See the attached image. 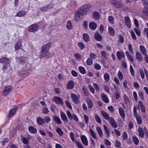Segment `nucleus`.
Here are the masks:
<instances>
[{"instance_id": "38", "label": "nucleus", "mask_w": 148, "mask_h": 148, "mask_svg": "<svg viewBox=\"0 0 148 148\" xmlns=\"http://www.w3.org/2000/svg\"><path fill=\"white\" fill-rule=\"evenodd\" d=\"M123 99L124 101H125V104L128 103L130 102V100L128 97L125 94H123Z\"/></svg>"}, {"instance_id": "47", "label": "nucleus", "mask_w": 148, "mask_h": 148, "mask_svg": "<svg viewBox=\"0 0 148 148\" xmlns=\"http://www.w3.org/2000/svg\"><path fill=\"white\" fill-rule=\"evenodd\" d=\"M66 27L69 30L72 29V24L71 21H69L67 23Z\"/></svg>"}, {"instance_id": "35", "label": "nucleus", "mask_w": 148, "mask_h": 148, "mask_svg": "<svg viewBox=\"0 0 148 148\" xmlns=\"http://www.w3.org/2000/svg\"><path fill=\"white\" fill-rule=\"evenodd\" d=\"M94 116L96 121L98 123H101L102 122L101 119L99 116L97 114H95Z\"/></svg>"}, {"instance_id": "46", "label": "nucleus", "mask_w": 148, "mask_h": 148, "mask_svg": "<svg viewBox=\"0 0 148 148\" xmlns=\"http://www.w3.org/2000/svg\"><path fill=\"white\" fill-rule=\"evenodd\" d=\"M122 137L123 140H126L128 138V136L127 133L126 132L124 131L122 135Z\"/></svg>"}, {"instance_id": "1", "label": "nucleus", "mask_w": 148, "mask_h": 148, "mask_svg": "<svg viewBox=\"0 0 148 148\" xmlns=\"http://www.w3.org/2000/svg\"><path fill=\"white\" fill-rule=\"evenodd\" d=\"M84 15L85 14L79 9L75 13L74 19L76 21H79L82 18Z\"/></svg>"}, {"instance_id": "7", "label": "nucleus", "mask_w": 148, "mask_h": 148, "mask_svg": "<svg viewBox=\"0 0 148 148\" xmlns=\"http://www.w3.org/2000/svg\"><path fill=\"white\" fill-rule=\"evenodd\" d=\"M71 97L73 101L75 103L78 104L79 103V98L75 94L72 93Z\"/></svg>"}, {"instance_id": "37", "label": "nucleus", "mask_w": 148, "mask_h": 148, "mask_svg": "<svg viewBox=\"0 0 148 148\" xmlns=\"http://www.w3.org/2000/svg\"><path fill=\"white\" fill-rule=\"evenodd\" d=\"M103 77L105 81L106 82H108L110 80V75L107 73H105L104 74Z\"/></svg>"}, {"instance_id": "27", "label": "nucleus", "mask_w": 148, "mask_h": 148, "mask_svg": "<svg viewBox=\"0 0 148 148\" xmlns=\"http://www.w3.org/2000/svg\"><path fill=\"white\" fill-rule=\"evenodd\" d=\"M1 60L2 61V62H1V63L7 65L9 64L10 62L9 59L5 57L1 59Z\"/></svg>"}, {"instance_id": "29", "label": "nucleus", "mask_w": 148, "mask_h": 148, "mask_svg": "<svg viewBox=\"0 0 148 148\" xmlns=\"http://www.w3.org/2000/svg\"><path fill=\"white\" fill-rule=\"evenodd\" d=\"M140 52L143 55L147 54V51L145 47L142 45H140L139 47Z\"/></svg>"}, {"instance_id": "50", "label": "nucleus", "mask_w": 148, "mask_h": 148, "mask_svg": "<svg viewBox=\"0 0 148 148\" xmlns=\"http://www.w3.org/2000/svg\"><path fill=\"white\" fill-rule=\"evenodd\" d=\"M42 112L45 114H47L49 112V110L47 107H44L42 110Z\"/></svg>"}, {"instance_id": "6", "label": "nucleus", "mask_w": 148, "mask_h": 148, "mask_svg": "<svg viewBox=\"0 0 148 148\" xmlns=\"http://www.w3.org/2000/svg\"><path fill=\"white\" fill-rule=\"evenodd\" d=\"M53 7V5L52 4H49L41 8L40 10L42 12H45L48 11L52 8Z\"/></svg>"}, {"instance_id": "12", "label": "nucleus", "mask_w": 148, "mask_h": 148, "mask_svg": "<svg viewBox=\"0 0 148 148\" xmlns=\"http://www.w3.org/2000/svg\"><path fill=\"white\" fill-rule=\"evenodd\" d=\"M54 101L58 104H61L62 105L63 104V102L62 99L60 97H54Z\"/></svg>"}, {"instance_id": "26", "label": "nucleus", "mask_w": 148, "mask_h": 148, "mask_svg": "<svg viewBox=\"0 0 148 148\" xmlns=\"http://www.w3.org/2000/svg\"><path fill=\"white\" fill-rule=\"evenodd\" d=\"M48 53V52L42 49L40 55V58H42L46 56Z\"/></svg>"}, {"instance_id": "61", "label": "nucleus", "mask_w": 148, "mask_h": 148, "mask_svg": "<svg viewBox=\"0 0 148 148\" xmlns=\"http://www.w3.org/2000/svg\"><path fill=\"white\" fill-rule=\"evenodd\" d=\"M130 71L131 75L132 76H134V71L133 69V66L132 65H130Z\"/></svg>"}, {"instance_id": "24", "label": "nucleus", "mask_w": 148, "mask_h": 148, "mask_svg": "<svg viewBox=\"0 0 148 148\" xmlns=\"http://www.w3.org/2000/svg\"><path fill=\"white\" fill-rule=\"evenodd\" d=\"M96 130L100 138H102L103 136V133L100 127L98 126L96 127Z\"/></svg>"}, {"instance_id": "41", "label": "nucleus", "mask_w": 148, "mask_h": 148, "mask_svg": "<svg viewBox=\"0 0 148 148\" xmlns=\"http://www.w3.org/2000/svg\"><path fill=\"white\" fill-rule=\"evenodd\" d=\"M133 112L135 118L140 116L138 114V113L136 110V107L135 106H134V107Z\"/></svg>"}, {"instance_id": "3", "label": "nucleus", "mask_w": 148, "mask_h": 148, "mask_svg": "<svg viewBox=\"0 0 148 148\" xmlns=\"http://www.w3.org/2000/svg\"><path fill=\"white\" fill-rule=\"evenodd\" d=\"M111 3L117 8H123V5L119 1L116 0H110Z\"/></svg>"}, {"instance_id": "20", "label": "nucleus", "mask_w": 148, "mask_h": 148, "mask_svg": "<svg viewBox=\"0 0 148 148\" xmlns=\"http://www.w3.org/2000/svg\"><path fill=\"white\" fill-rule=\"evenodd\" d=\"M94 37L95 39L98 41H100L102 39V36L99 32H97L95 34Z\"/></svg>"}, {"instance_id": "13", "label": "nucleus", "mask_w": 148, "mask_h": 148, "mask_svg": "<svg viewBox=\"0 0 148 148\" xmlns=\"http://www.w3.org/2000/svg\"><path fill=\"white\" fill-rule=\"evenodd\" d=\"M74 86V82L72 80H69L66 84V87L68 89H72Z\"/></svg>"}, {"instance_id": "21", "label": "nucleus", "mask_w": 148, "mask_h": 148, "mask_svg": "<svg viewBox=\"0 0 148 148\" xmlns=\"http://www.w3.org/2000/svg\"><path fill=\"white\" fill-rule=\"evenodd\" d=\"M89 27L92 30H94L96 28L97 25L94 22H91L89 23Z\"/></svg>"}, {"instance_id": "18", "label": "nucleus", "mask_w": 148, "mask_h": 148, "mask_svg": "<svg viewBox=\"0 0 148 148\" xmlns=\"http://www.w3.org/2000/svg\"><path fill=\"white\" fill-rule=\"evenodd\" d=\"M136 57L139 62H142L143 60V58L141 53L139 52L136 53Z\"/></svg>"}, {"instance_id": "63", "label": "nucleus", "mask_w": 148, "mask_h": 148, "mask_svg": "<svg viewBox=\"0 0 148 148\" xmlns=\"http://www.w3.org/2000/svg\"><path fill=\"white\" fill-rule=\"evenodd\" d=\"M90 58L93 59H95L97 57V55L93 53H90Z\"/></svg>"}, {"instance_id": "30", "label": "nucleus", "mask_w": 148, "mask_h": 148, "mask_svg": "<svg viewBox=\"0 0 148 148\" xmlns=\"http://www.w3.org/2000/svg\"><path fill=\"white\" fill-rule=\"evenodd\" d=\"M16 110L17 109L15 108L10 110L8 115V117H11L13 116L16 112Z\"/></svg>"}, {"instance_id": "59", "label": "nucleus", "mask_w": 148, "mask_h": 148, "mask_svg": "<svg viewBox=\"0 0 148 148\" xmlns=\"http://www.w3.org/2000/svg\"><path fill=\"white\" fill-rule=\"evenodd\" d=\"M128 49L131 53L132 54L134 53V51L132 49V46L130 44L128 45Z\"/></svg>"}, {"instance_id": "2", "label": "nucleus", "mask_w": 148, "mask_h": 148, "mask_svg": "<svg viewBox=\"0 0 148 148\" xmlns=\"http://www.w3.org/2000/svg\"><path fill=\"white\" fill-rule=\"evenodd\" d=\"M91 7V5L89 4H86L83 5L79 9L85 15Z\"/></svg>"}, {"instance_id": "11", "label": "nucleus", "mask_w": 148, "mask_h": 148, "mask_svg": "<svg viewBox=\"0 0 148 148\" xmlns=\"http://www.w3.org/2000/svg\"><path fill=\"white\" fill-rule=\"evenodd\" d=\"M81 139L82 143L86 146L88 145V141L86 137L84 135H82L80 137Z\"/></svg>"}, {"instance_id": "4", "label": "nucleus", "mask_w": 148, "mask_h": 148, "mask_svg": "<svg viewBox=\"0 0 148 148\" xmlns=\"http://www.w3.org/2000/svg\"><path fill=\"white\" fill-rule=\"evenodd\" d=\"M108 121L110 125L114 128H116L117 127V124L113 118L110 117Z\"/></svg>"}, {"instance_id": "14", "label": "nucleus", "mask_w": 148, "mask_h": 148, "mask_svg": "<svg viewBox=\"0 0 148 148\" xmlns=\"http://www.w3.org/2000/svg\"><path fill=\"white\" fill-rule=\"evenodd\" d=\"M119 111L120 115L123 119H124L125 117V115L124 110L121 107L119 108Z\"/></svg>"}, {"instance_id": "44", "label": "nucleus", "mask_w": 148, "mask_h": 148, "mask_svg": "<svg viewBox=\"0 0 148 148\" xmlns=\"http://www.w3.org/2000/svg\"><path fill=\"white\" fill-rule=\"evenodd\" d=\"M77 45L82 50L85 47L84 45L82 42H79L77 43Z\"/></svg>"}, {"instance_id": "51", "label": "nucleus", "mask_w": 148, "mask_h": 148, "mask_svg": "<svg viewBox=\"0 0 148 148\" xmlns=\"http://www.w3.org/2000/svg\"><path fill=\"white\" fill-rule=\"evenodd\" d=\"M94 67L97 70H99L101 69V66L98 63H96L94 64Z\"/></svg>"}, {"instance_id": "56", "label": "nucleus", "mask_w": 148, "mask_h": 148, "mask_svg": "<svg viewBox=\"0 0 148 148\" xmlns=\"http://www.w3.org/2000/svg\"><path fill=\"white\" fill-rule=\"evenodd\" d=\"M118 76L120 80H122L123 78V76L122 72L119 71L118 74Z\"/></svg>"}, {"instance_id": "58", "label": "nucleus", "mask_w": 148, "mask_h": 148, "mask_svg": "<svg viewBox=\"0 0 148 148\" xmlns=\"http://www.w3.org/2000/svg\"><path fill=\"white\" fill-rule=\"evenodd\" d=\"M27 60L26 58L21 57L19 58V62H25Z\"/></svg>"}, {"instance_id": "19", "label": "nucleus", "mask_w": 148, "mask_h": 148, "mask_svg": "<svg viewBox=\"0 0 148 148\" xmlns=\"http://www.w3.org/2000/svg\"><path fill=\"white\" fill-rule=\"evenodd\" d=\"M28 129L29 132L32 134H35L37 131L36 129L32 126H29Z\"/></svg>"}, {"instance_id": "17", "label": "nucleus", "mask_w": 148, "mask_h": 148, "mask_svg": "<svg viewBox=\"0 0 148 148\" xmlns=\"http://www.w3.org/2000/svg\"><path fill=\"white\" fill-rule=\"evenodd\" d=\"M138 136L141 138L144 137V132L143 129L141 127H139L138 129Z\"/></svg>"}, {"instance_id": "52", "label": "nucleus", "mask_w": 148, "mask_h": 148, "mask_svg": "<svg viewBox=\"0 0 148 148\" xmlns=\"http://www.w3.org/2000/svg\"><path fill=\"white\" fill-rule=\"evenodd\" d=\"M133 85L136 89H139L140 88V86L137 82H133Z\"/></svg>"}, {"instance_id": "53", "label": "nucleus", "mask_w": 148, "mask_h": 148, "mask_svg": "<svg viewBox=\"0 0 148 148\" xmlns=\"http://www.w3.org/2000/svg\"><path fill=\"white\" fill-rule=\"evenodd\" d=\"M140 73L142 79H143L145 78V74L144 72L142 69H139Z\"/></svg>"}, {"instance_id": "22", "label": "nucleus", "mask_w": 148, "mask_h": 148, "mask_svg": "<svg viewBox=\"0 0 148 148\" xmlns=\"http://www.w3.org/2000/svg\"><path fill=\"white\" fill-rule=\"evenodd\" d=\"M116 56L118 59L120 60H121L122 58H125L124 53L123 52L121 53L119 51H118L117 52Z\"/></svg>"}, {"instance_id": "55", "label": "nucleus", "mask_w": 148, "mask_h": 148, "mask_svg": "<svg viewBox=\"0 0 148 148\" xmlns=\"http://www.w3.org/2000/svg\"><path fill=\"white\" fill-rule=\"evenodd\" d=\"M139 97H140V99L142 100H143L145 99L144 96V93L142 91H140L138 93Z\"/></svg>"}, {"instance_id": "48", "label": "nucleus", "mask_w": 148, "mask_h": 148, "mask_svg": "<svg viewBox=\"0 0 148 148\" xmlns=\"http://www.w3.org/2000/svg\"><path fill=\"white\" fill-rule=\"evenodd\" d=\"M86 63L88 65H91L92 64L93 60L90 58H88L86 61Z\"/></svg>"}, {"instance_id": "16", "label": "nucleus", "mask_w": 148, "mask_h": 148, "mask_svg": "<svg viewBox=\"0 0 148 148\" xmlns=\"http://www.w3.org/2000/svg\"><path fill=\"white\" fill-rule=\"evenodd\" d=\"M125 22L127 27L130 28L131 26V21L129 16H127L125 17Z\"/></svg>"}, {"instance_id": "8", "label": "nucleus", "mask_w": 148, "mask_h": 148, "mask_svg": "<svg viewBox=\"0 0 148 148\" xmlns=\"http://www.w3.org/2000/svg\"><path fill=\"white\" fill-rule=\"evenodd\" d=\"M60 115L62 119L64 122L67 123L68 122V120L66 114L62 110L60 111Z\"/></svg>"}, {"instance_id": "45", "label": "nucleus", "mask_w": 148, "mask_h": 148, "mask_svg": "<svg viewBox=\"0 0 148 148\" xmlns=\"http://www.w3.org/2000/svg\"><path fill=\"white\" fill-rule=\"evenodd\" d=\"M137 123L139 124H140L142 123V120L141 117L140 116L135 118Z\"/></svg>"}, {"instance_id": "42", "label": "nucleus", "mask_w": 148, "mask_h": 148, "mask_svg": "<svg viewBox=\"0 0 148 148\" xmlns=\"http://www.w3.org/2000/svg\"><path fill=\"white\" fill-rule=\"evenodd\" d=\"M143 3L145 8L148 9V0H143Z\"/></svg>"}, {"instance_id": "5", "label": "nucleus", "mask_w": 148, "mask_h": 148, "mask_svg": "<svg viewBox=\"0 0 148 148\" xmlns=\"http://www.w3.org/2000/svg\"><path fill=\"white\" fill-rule=\"evenodd\" d=\"M38 26L36 24H33L30 25L28 28L29 31L34 32L37 31L38 29Z\"/></svg>"}, {"instance_id": "39", "label": "nucleus", "mask_w": 148, "mask_h": 148, "mask_svg": "<svg viewBox=\"0 0 148 148\" xmlns=\"http://www.w3.org/2000/svg\"><path fill=\"white\" fill-rule=\"evenodd\" d=\"M21 140L23 143L25 145H28L29 143V140L26 138L22 137L21 138Z\"/></svg>"}, {"instance_id": "36", "label": "nucleus", "mask_w": 148, "mask_h": 148, "mask_svg": "<svg viewBox=\"0 0 148 148\" xmlns=\"http://www.w3.org/2000/svg\"><path fill=\"white\" fill-rule=\"evenodd\" d=\"M89 132L91 136L95 139H97V137L94 131L91 128L89 129Z\"/></svg>"}, {"instance_id": "54", "label": "nucleus", "mask_w": 148, "mask_h": 148, "mask_svg": "<svg viewBox=\"0 0 148 148\" xmlns=\"http://www.w3.org/2000/svg\"><path fill=\"white\" fill-rule=\"evenodd\" d=\"M115 96L116 98L117 99H118L120 97V92L116 90L114 92Z\"/></svg>"}, {"instance_id": "43", "label": "nucleus", "mask_w": 148, "mask_h": 148, "mask_svg": "<svg viewBox=\"0 0 148 148\" xmlns=\"http://www.w3.org/2000/svg\"><path fill=\"white\" fill-rule=\"evenodd\" d=\"M93 15L94 17L97 19H98L99 18V14L97 12H93Z\"/></svg>"}, {"instance_id": "23", "label": "nucleus", "mask_w": 148, "mask_h": 148, "mask_svg": "<svg viewBox=\"0 0 148 148\" xmlns=\"http://www.w3.org/2000/svg\"><path fill=\"white\" fill-rule=\"evenodd\" d=\"M37 122L40 125H42L45 123L44 119L41 117H38L37 119Z\"/></svg>"}, {"instance_id": "32", "label": "nucleus", "mask_w": 148, "mask_h": 148, "mask_svg": "<svg viewBox=\"0 0 148 148\" xmlns=\"http://www.w3.org/2000/svg\"><path fill=\"white\" fill-rule=\"evenodd\" d=\"M132 139L134 143L136 145H138L139 144V140L138 137L135 136H133L132 137Z\"/></svg>"}, {"instance_id": "31", "label": "nucleus", "mask_w": 148, "mask_h": 148, "mask_svg": "<svg viewBox=\"0 0 148 148\" xmlns=\"http://www.w3.org/2000/svg\"><path fill=\"white\" fill-rule=\"evenodd\" d=\"M83 38L84 40L86 42H88L90 40V38L88 34L86 33L84 34L83 35Z\"/></svg>"}, {"instance_id": "62", "label": "nucleus", "mask_w": 148, "mask_h": 148, "mask_svg": "<svg viewBox=\"0 0 148 148\" xmlns=\"http://www.w3.org/2000/svg\"><path fill=\"white\" fill-rule=\"evenodd\" d=\"M70 137L72 141L74 142L75 141L74 139V134L72 132H71L69 134Z\"/></svg>"}, {"instance_id": "57", "label": "nucleus", "mask_w": 148, "mask_h": 148, "mask_svg": "<svg viewBox=\"0 0 148 148\" xmlns=\"http://www.w3.org/2000/svg\"><path fill=\"white\" fill-rule=\"evenodd\" d=\"M56 132L60 136H62L63 134V132L60 128L58 127L56 130Z\"/></svg>"}, {"instance_id": "9", "label": "nucleus", "mask_w": 148, "mask_h": 148, "mask_svg": "<svg viewBox=\"0 0 148 148\" xmlns=\"http://www.w3.org/2000/svg\"><path fill=\"white\" fill-rule=\"evenodd\" d=\"M51 46V44L50 43H48L46 44H44L42 47V49L49 52V51Z\"/></svg>"}, {"instance_id": "25", "label": "nucleus", "mask_w": 148, "mask_h": 148, "mask_svg": "<svg viewBox=\"0 0 148 148\" xmlns=\"http://www.w3.org/2000/svg\"><path fill=\"white\" fill-rule=\"evenodd\" d=\"M101 98L103 101L106 103H108L109 100L107 96L104 94H101Z\"/></svg>"}, {"instance_id": "60", "label": "nucleus", "mask_w": 148, "mask_h": 148, "mask_svg": "<svg viewBox=\"0 0 148 148\" xmlns=\"http://www.w3.org/2000/svg\"><path fill=\"white\" fill-rule=\"evenodd\" d=\"M72 119H73L74 120L78 122L79 121L78 118L75 114H72L71 120Z\"/></svg>"}, {"instance_id": "40", "label": "nucleus", "mask_w": 148, "mask_h": 148, "mask_svg": "<svg viewBox=\"0 0 148 148\" xmlns=\"http://www.w3.org/2000/svg\"><path fill=\"white\" fill-rule=\"evenodd\" d=\"M78 69L80 73L82 74H85L86 73V71L85 68L82 66H79Z\"/></svg>"}, {"instance_id": "10", "label": "nucleus", "mask_w": 148, "mask_h": 148, "mask_svg": "<svg viewBox=\"0 0 148 148\" xmlns=\"http://www.w3.org/2000/svg\"><path fill=\"white\" fill-rule=\"evenodd\" d=\"M12 88V87L11 86H7L3 91V95H7L9 93V92L11 90Z\"/></svg>"}, {"instance_id": "49", "label": "nucleus", "mask_w": 148, "mask_h": 148, "mask_svg": "<svg viewBox=\"0 0 148 148\" xmlns=\"http://www.w3.org/2000/svg\"><path fill=\"white\" fill-rule=\"evenodd\" d=\"M101 55L102 57H103L105 59L107 58V54L106 52L105 51H102L101 52Z\"/></svg>"}, {"instance_id": "34", "label": "nucleus", "mask_w": 148, "mask_h": 148, "mask_svg": "<svg viewBox=\"0 0 148 148\" xmlns=\"http://www.w3.org/2000/svg\"><path fill=\"white\" fill-rule=\"evenodd\" d=\"M108 32L112 36L115 35V31L114 29L111 27H109L108 29Z\"/></svg>"}, {"instance_id": "15", "label": "nucleus", "mask_w": 148, "mask_h": 148, "mask_svg": "<svg viewBox=\"0 0 148 148\" xmlns=\"http://www.w3.org/2000/svg\"><path fill=\"white\" fill-rule=\"evenodd\" d=\"M101 113L103 118L106 120H108L110 118L109 114L106 112L104 110H102L101 112Z\"/></svg>"}, {"instance_id": "33", "label": "nucleus", "mask_w": 148, "mask_h": 148, "mask_svg": "<svg viewBox=\"0 0 148 148\" xmlns=\"http://www.w3.org/2000/svg\"><path fill=\"white\" fill-rule=\"evenodd\" d=\"M86 102L88 107L90 108H92L93 106V104L92 100L90 99H88L86 100Z\"/></svg>"}, {"instance_id": "28", "label": "nucleus", "mask_w": 148, "mask_h": 148, "mask_svg": "<svg viewBox=\"0 0 148 148\" xmlns=\"http://www.w3.org/2000/svg\"><path fill=\"white\" fill-rule=\"evenodd\" d=\"M53 119L56 123L58 124H61L62 123L60 119L58 116L54 115L53 117Z\"/></svg>"}, {"instance_id": "64", "label": "nucleus", "mask_w": 148, "mask_h": 148, "mask_svg": "<svg viewBox=\"0 0 148 148\" xmlns=\"http://www.w3.org/2000/svg\"><path fill=\"white\" fill-rule=\"evenodd\" d=\"M108 21L110 23L113 24L114 22V18L113 16H109L108 18Z\"/></svg>"}]
</instances>
